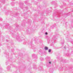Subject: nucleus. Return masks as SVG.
<instances>
[{
    "mask_svg": "<svg viewBox=\"0 0 73 73\" xmlns=\"http://www.w3.org/2000/svg\"><path fill=\"white\" fill-rule=\"evenodd\" d=\"M45 50H48V48L47 47H45Z\"/></svg>",
    "mask_w": 73,
    "mask_h": 73,
    "instance_id": "nucleus-1",
    "label": "nucleus"
},
{
    "mask_svg": "<svg viewBox=\"0 0 73 73\" xmlns=\"http://www.w3.org/2000/svg\"><path fill=\"white\" fill-rule=\"evenodd\" d=\"M51 52V50H50V49L49 50H48V52Z\"/></svg>",
    "mask_w": 73,
    "mask_h": 73,
    "instance_id": "nucleus-2",
    "label": "nucleus"
},
{
    "mask_svg": "<svg viewBox=\"0 0 73 73\" xmlns=\"http://www.w3.org/2000/svg\"><path fill=\"white\" fill-rule=\"evenodd\" d=\"M46 35H48V33H46Z\"/></svg>",
    "mask_w": 73,
    "mask_h": 73,
    "instance_id": "nucleus-3",
    "label": "nucleus"
},
{
    "mask_svg": "<svg viewBox=\"0 0 73 73\" xmlns=\"http://www.w3.org/2000/svg\"><path fill=\"white\" fill-rule=\"evenodd\" d=\"M49 64H51V62H49Z\"/></svg>",
    "mask_w": 73,
    "mask_h": 73,
    "instance_id": "nucleus-4",
    "label": "nucleus"
}]
</instances>
